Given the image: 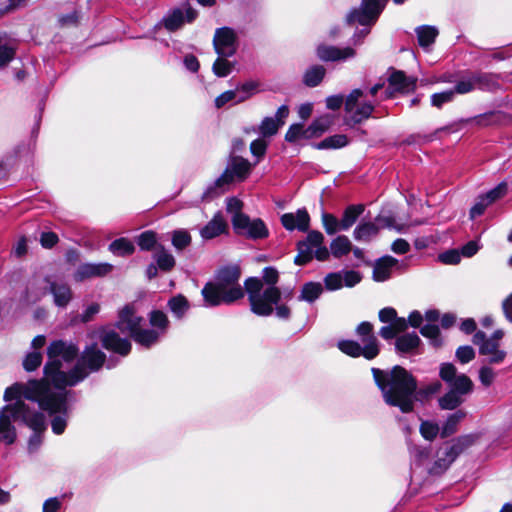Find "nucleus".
Returning a JSON list of instances; mask_svg holds the SVG:
<instances>
[{"label": "nucleus", "mask_w": 512, "mask_h": 512, "mask_svg": "<svg viewBox=\"0 0 512 512\" xmlns=\"http://www.w3.org/2000/svg\"><path fill=\"white\" fill-rule=\"evenodd\" d=\"M78 347L63 340H56L50 343L47 349L48 362L44 366L46 380L51 381L55 388H66L75 386L84 380L88 371L99 370L105 362L106 355L93 344L87 347L78 362L70 370V364L78 355Z\"/></svg>", "instance_id": "1"}, {"label": "nucleus", "mask_w": 512, "mask_h": 512, "mask_svg": "<svg viewBox=\"0 0 512 512\" xmlns=\"http://www.w3.org/2000/svg\"><path fill=\"white\" fill-rule=\"evenodd\" d=\"M372 374L385 403L398 407L403 413L412 412L416 400H426L442 387L439 381H434L417 391L416 379L401 366H394L389 371L372 368Z\"/></svg>", "instance_id": "2"}, {"label": "nucleus", "mask_w": 512, "mask_h": 512, "mask_svg": "<svg viewBox=\"0 0 512 512\" xmlns=\"http://www.w3.org/2000/svg\"><path fill=\"white\" fill-rule=\"evenodd\" d=\"M52 382L46 380V376L42 380H31L26 384H14L6 388L4 392V400L12 401L17 398H24L37 402L39 407L47 411L49 414L55 415L51 421L52 431L60 435L67 426L68 405L67 399L71 392L65 388H51Z\"/></svg>", "instance_id": "3"}, {"label": "nucleus", "mask_w": 512, "mask_h": 512, "mask_svg": "<svg viewBox=\"0 0 512 512\" xmlns=\"http://www.w3.org/2000/svg\"><path fill=\"white\" fill-rule=\"evenodd\" d=\"M278 271L273 267H266L263 270L262 280L259 278H248L245 282V289L248 294L251 310L259 316H269L274 311L280 319H289L291 311L285 304H279L281 300L289 301L293 297V289L284 288L282 291L275 286L278 282Z\"/></svg>", "instance_id": "4"}, {"label": "nucleus", "mask_w": 512, "mask_h": 512, "mask_svg": "<svg viewBox=\"0 0 512 512\" xmlns=\"http://www.w3.org/2000/svg\"><path fill=\"white\" fill-rule=\"evenodd\" d=\"M7 404L0 409V441L11 445L17 438V433L12 421L21 420L34 433L28 441V452L35 453L42 444L41 432L45 430V417L41 412L31 410L22 398Z\"/></svg>", "instance_id": "5"}, {"label": "nucleus", "mask_w": 512, "mask_h": 512, "mask_svg": "<svg viewBox=\"0 0 512 512\" xmlns=\"http://www.w3.org/2000/svg\"><path fill=\"white\" fill-rule=\"evenodd\" d=\"M241 271L238 265L222 267L217 272L214 282L207 283L202 295L207 306L231 304L243 298L244 291L239 284Z\"/></svg>", "instance_id": "6"}, {"label": "nucleus", "mask_w": 512, "mask_h": 512, "mask_svg": "<svg viewBox=\"0 0 512 512\" xmlns=\"http://www.w3.org/2000/svg\"><path fill=\"white\" fill-rule=\"evenodd\" d=\"M439 376L450 387V390L439 398V406L443 410H454L464 402V396L472 392L473 382L465 374H457V369L452 363H442Z\"/></svg>", "instance_id": "7"}, {"label": "nucleus", "mask_w": 512, "mask_h": 512, "mask_svg": "<svg viewBox=\"0 0 512 512\" xmlns=\"http://www.w3.org/2000/svg\"><path fill=\"white\" fill-rule=\"evenodd\" d=\"M356 334L360 338V343L353 340H341L337 347L344 354L351 357L363 356L367 360L376 358L380 352L379 341L373 333V325L364 321L356 328Z\"/></svg>", "instance_id": "8"}, {"label": "nucleus", "mask_w": 512, "mask_h": 512, "mask_svg": "<svg viewBox=\"0 0 512 512\" xmlns=\"http://www.w3.org/2000/svg\"><path fill=\"white\" fill-rule=\"evenodd\" d=\"M251 164L242 157H232L225 171L210 185L202 195V200H210L225 191V186L235 179L244 180L250 173Z\"/></svg>", "instance_id": "9"}, {"label": "nucleus", "mask_w": 512, "mask_h": 512, "mask_svg": "<svg viewBox=\"0 0 512 512\" xmlns=\"http://www.w3.org/2000/svg\"><path fill=\"white\" fill-rule=\"evenodd\" d=\"M324 236L319 231H310L304 241L298 243V254L295 257L297 265H305L314 257L324 261L329 257L328 249L323 245Z\"/></svg>", "instance_id": "10"}, {"label": "nucleus", "mask_w": 512, "mask_h": 512, "mask_svg": "<svg viewBox=\"0 0 512 512\" xmlns=\"http://www.w3.org/2000/svg\"><path fill=\"white\" fill-rule=\"evenodd\" d=\"M407 0H393L397 5L405 3ZM388 0H362L359 8L353 9L347 15L349 24L359 23L360 25H371L376 22L384 10Z\"/></svg>", "instance_id": "11"}, {"label": "nucleus", "mask_w": 512, "mask_h": 512, "mask_svg": "<svg viewBox=\"0 0 512 512\" xmlns=\"http://www.w3.org/2000/svg\"><path fill=\"white\" fill-rule=\"evenodd\" d=\"M374 110V104L364 99V93L361 89H354L345 98V112L348 115V121L353 124H359L368 119Z\"/></svg>", "instance_id": "12"}, {"label": "nucleus", "mask_w": 512, "mask_h": 512, "mask_svg": "<svg viewBox=\"0 0 512 512\" xmlns=\"http://www.w3.org/2000/svg\"><path fill=\"white\" fill-rule=\"evenodd\" d=\"M232 225L238 235L257 240L268 237L269 231L261 219H250L247 215L233 216Z\"/></svg>", "instance_id": "13"}, {"label": "nucleus", "mask_w": 512, "mask_h": 512, "mask_svg": "<svg viewBox=\"0 0 512 512\" xmlns=\"http://www.w3.org/2000/svg\"><path fill=\"white\" fill-rule=\"evenodd\" d=\"M473 343L479 346V353L487 356L489 364H500L506 357V352L499 349V343L493 339H488L486 334L478 331L473 336Z\"/></svg>", "instance_id": "14"}, {"label": "nucleus", "mask_w": 512, "mask_h": 512, "mask_svg": "<svg viewBox=\"0 0 512 512\" xmlns=\"http://www.w3.org/2000/svg\"><path fill=\"white\" fill-rule=\"evenodd\" d=\"M213 46L220 57H231L237 50V35L232 28L222 27L215 31Z\"/></svg>", "instance_id": "15"}, {"label": "nucleus", "mask_w": 512, "mask_h": 512, "mask_svg": "<svg viewBox=\"0 0 512 512\" xmlns=\"http://www.w3.org/2000/svg\"><path fill=\"white\" fill-rule=\"evenodd\" d=\"M361 274L354 270L332 272L325 276V288L329 291L339 290L343 287H354L361 281Z\"/></svg>", "instance_id": "16"}, {"label": "nucleus", "mask_w": 512, "mask_h": 512, "mask_svg": "<svg viewBox=\"0 0 512 512\" xmlns=\"http://www.w3.org/2000/svg\"><path fill=\"white\" fill-rule=\"evenodd\" d=\"M198 13L190 6L184 9L175 8L169 11L162 19L163 26L170 32L180 29L185 23L193 22Z\"/></svg>", "instance_id": "17"}, {"label": "nucleus", "mask_w": 512, "mask_h": 512, "mask_svg": "<svg viewBox=\"0 0 512 512\" xmlns=\"http://www.w3.org/2000/svg\"><path fill=\"white\" fill-rule=\"evenodd\" d=\"M416 79L408 78L402 71L392 70L388 77V87L383 92V99L394 97L396 92H410L415 89Z\"/></svg>", "instance_id": "18"}, {"label": "nucleus", "mask_w": 512, "mask_h": 512, "mask_svg": "<svg viewBox=\"0 0 512 512\" xmlns=\"http://www.w3.org/2000/svg\"><path fill=\"white\" fill-rule=\"evenodd\" d=\"M102 345L107 350L116 352L122 356L129 354L131 343L126 338H121L114 328H103L99 335Z\"/></svg>", "instance_id": "19"}, {"label": "nucleus", "mask_w": 512, "mask_h": 512, "mask_svg": "<svg viewBox=\"0 0 512 512\" xmlns=\"http://www.w3.org/2000/svg\"><path fill=\"white\" fill-rule=\"evenodd\" d=\"M388 218L378 217L376 222L361 221L353 232V237L357 241L369 242L378 234L381 227H390Z\"/></svg>", "instance_id": "20"}, {"label": "nucleus", "mask_w": 512, "mask_h": 512, "mask_svg": "<svg viewBox=\"0 0 512 512\" xmlns=\"http://www.w3.org/2000/svg\"><path fill=\"white\" fill-rule=\"evenodd\" d=\"M143 318L138 316L131 305H126L120 310L116 327L124 334L131 337L141 327Z\"/></svg>", "instance_id": "21"}, {"label": "nucleus", "mask_w": 512, "mask_h": 512, "mask_svg": "<svg viewBox=\"0 0 512 512\" xmlns=\"http://www.w3.org/2000/svg\"><path fill=\"white\" fill-rule=\"evenodd\" d=\"M48 291L53 295L54 304L58 307H66L72 300V290L70 286L57 279L46 278Z\"/></svg>", "instance_id": "22"}, {"label": "nucleus", "mask_w": 512, "mask_h": 512, "mask_svg": "<svg viewBox=\"0 0 512 512\" xmlns=\"http://www.w3.org/2000/svg\"><path fill=\"white\" fill-rule=\"evenodd\" d=\"M112 270L113 265L110 263H84L77 268L74 279L81 282L86 279L103 277L111 273Z\"/></svg>", "instance_id": "23"}, {"label": "nucleus", "mask_w": 512, "mask_h": 512, "mask_svg": "<svg viewBox=\"0 0 512 512\" xmlns=\"http://www.w3.org/2000/svg\"><path fill=\"white\" fill-rule=\"evenodd\" d=\"M289 115V108L282 105L278 108L275 117H265L259 125L258 131L263 137L275 135L279 128L284 125L285 119Z\"/></svg>", "instance_id": "24"}, {"label": "nucleus", "mask_w": 512, "mask_h": 512, "mask_svg": "<svg viewBox=\"0 0 512 512\" xmlns=\"http://www.w3.org/2000/svg\"><path fill=\"white\" fill-rule=\"evenodd\" d=\"M282 225L290 231L298 229L307 231L310 225V216L306 209H298L296 213H285L281 216Z\"/></svg>", "instance_id": "25"}, {"label": "nucleus", "mask_w": 512, "mask_h": 512, "mask_svg": "<svg viewBox=\"0 0 512 512\" xmlns=\"http://www.w3.org/2000/svg\"><path fill=\"white\" fill-rule=\"evenodd\" d=\"M317 55L323 61H344L355 56V50L346 47L321 45L317 48Z\"/></svg>", "instance_id": "26"}, {"label": "nucleus", "mask_w": 512, "mask_h": 512, "mask_svg": "<svg viewBox=\"0 0 512 512\" xmlns=\"http://www.w3.org/2000/svg\"><path fill=\"white\" fill-rule=\"evenodd\" d=\"M227 223L219 212L201 229L200 234L204 239H212L224 233Z\"/></svg>", "instance_id": "27"}, {"label": "nucleus", "mask_w": 512, "mask_h": 512, "mask_svg": "<svg viewBox=\"0 0 512 512\" xmlns=\"http://www.w3.org/2000/svg\"><path fill=\"white\" fill-rule=\"evenodd\" d=\"M397 264V260L391 256H385L376 261L373 268V279L377 282H383L390 278L392 268Z\"/></svg>", "instance_id": "28"}, {"label": "nucleus", "mask_w": 512, "mask_h": 512, "mask_svg": "<svg viewBox=\"0 0 512 512\" xmlns=\"http://www.w3.org/2000/svg\"><path fill=\"white\" fill-rule=\"evenodd\" d=\"M161 336V332H158L154 329H143L142 327H140L132 336V338L135 340L136 343L140 344L141 346L149 348L152 345L156 344Z\"/></svg>", "instance_id": "29"}, {"label": "nucleus", "mask_w": 512, "mask_h": 512, "mask_svg": "<svg viewBox=\"0 0 512 512\" xmlns=\"http://www.w3.org/2000/svg\"><path fill=\"white\" fill-rule=\"evenodd\" d=\"M364 205H349L343 212L341 218V230H349L357 221L358 217L364 212Z\"/></svg>", "instance_id": "30"}, {"label": "nucleus", "mask_w": 512, "mask_h": 512, "mask_svg": "<svg viewBox=\"0 0 512 512\" xmlns=\"http://www.w3.org/2000/svg\"><path fill=\"white\" fill-rule=\"evenodd\" d=\"M420 342L421 340L415 332L407 333L396 339L395 347L399 352L409 353L414 351L419 346Z\"/></svg>", "instance_id": "31"}, {"label": "nucleus", "mask_w": 512, "mask_h": 512, "mask_svg": "<svg viewBox=\"0 0 512 512\" xmlns=\"http://www.w3.org/2000/svg\"><path fill=\"white\" fill-rule=\"evenodd\" d=\"M323 286L319 282H308L305 283L301 289V293L298 297L300 301L312 303L317 300L323 293Z\"/></svg>", "instance_id": "32"}, {"label": "nucleus", "mask_w": 512, "mask_h": 512, "mask_svg": "<svg viewBox=\"0 0 512 512\" xmlns=\"http://www.w3.org/2000/svg\"><path fill=\"white\" fill-rule=\"evenodd\" d=\"M108 249L114 255L124 257L133 254L135 246L132 241L122 237L111 242Z\"/></svg>", "instance_id": "33"}, {"label": "nucleus", "mask_w": 512, "mask_h": 512, "mask_svg": "<svg viewBox=\"0 0 512 512\" xmlns=\"http://www.w3.org/2000/svg\"><path fill=\"white\" fill-rule=\"evenodd\" d=\"M330 249L335 258H340L352 250V243L347 236L340 235L333 239Z\"/></svg>", "instance_id": "34"}, {"label": "nucleus", "mask_w": 512, "mask_h": 512, "mask_svg": "<svg viewBox=\"0 0 512 512\" xmlns=\"http://www.w3.org/2000/svg\"><path fill=\"white\" fill-rule=\"evenodd\" d=\"M466 413L462 410H458L455 413L449 415L446 422L441 428V437L446 438L457 431L458 424L465 418Z\"/></svg>", "instance_id": "35"}, {"label": "nucleus", "mask_w": 512, "mask_h": 512, "mask_svg": "<svg viewBox=\"0 0 512 512\" xmlns=\"http://www.w3.org/2000/svg\"><path fill=\"white\" fill-rule=\"evenodd\" d=\"M348 144L347 136L344 134H336L325 138L319 143L314 144V147L319 150L323 149H338L345 147Z\"/></svg>", "instance_id": "36"}, {"label": "nucleus", "mask_w": 512, "mask_h": 512, "mask_svg": "<svg viewBox=\"0 0 512 512\" xmlns=\"http://www.w3.org/2000/svg\"><path fill=\"white\" fill-rule=\"evenodd\" d=\"M325 68L321 65H315L307 69L304 74V83L308 87H315L321 83L325 76Z\"/></svg>", "instance_id": "37"}, {"label": "nucleus", "mask_w": 512, "mask_h": 512, "mask_svg": "<svg viewBox=\"0 0 512 512\" xmlns=\"http://www.w3.org/2000/svg\"><path fill=\"white\" fill-rule=\"evenodd\" d=\"M416 34L420 46L428 47L435 41L438 35V30L433 26L425 25L416 28Z\"/></svg>", "instance_id": "38"}, {"label": "nucleus", "mask_w": 512, "mask_h": 512, "mask_svg": "<svg viewBox=\"0 0 512 512\" xmlns=\"http://www.w3.org/2000/svg\"><path fill=\"white\" fill-rule=\"evenodd\" d=\"M332 123L330 117L325 116L315 120L310 126L307 127L306 134L308 137H318L328 130Z\"/></svg>", "instance_id": "39"}, {"label": "nucleus", "mask_w": 512, "mask_h": 512, "mask_svg": "<svg viewBox=\"0 0 512 512\" xmlns=\"http://www.w3.org/2000/svg\"><path fill=\"white\" fill-rule=\"evenodd\" d=\"M149 322L154 327V330L161 332L162 336L165 334L169 325V320L166 314L159 310H155L150 313Z\"/></svg>", "instance_id": "40"}, {"label": "nucleus", "mask_w": 512, "mask_h": 512, "mask_svg": "<svg viewBox=\"0 0 512 512\" xmlns=\"http://www.w3.org/2000/svg\"><path fill=\"white\" fill-rule=\"evenodd\" d=\"M474 83H475V89H481V90H494L498 83L494 79V77L490 74L486 73H475L472 74Z\"/></svg>", "instance_id": "41"}, {"label": "nucleus", "mask_w": 512, "mask_h": 512, "mask_svg": "<svg viewBox=\"0 0 512 512\" xmlns=\"http://www.w3.org/2000/svg\"><path fill=\"white\" fill-rule=\"evenodd\" d=\"M168 306L177 318H182L189 308L187 299L182 295L171 298Z\"/></svg>", "instance_id": "42"}, {"label": "nucleus", "mask_w": 512, "mask_h": 512, "mask_svg": "<svg viewBox=\"0 0 512 512\" xmlns=\"http://www.w3.org/2000/svg\"><path fill=\"white\" fill-rule=\"evenodd\" d=\"M154 258L157 262V266L164 271L171 270L175 265V259L173 255L168 253L163 248L155 252Z\"/></svg>", "instance_id": "43"}, {"label": "nucleus", "mask_w": 512, "mask_h": 512, "mask_svg": "<svg viewBox=\"0 0 512 512\" xmlns=\"http://www.w3.org/2000/svg\"><path fill=\"white\" fill-rule=\"evenodd\" d=\"M322 224L328 235H334L341 230V221L338 220L334 215L329 213L322 214Z\"/></svg>", "instance_id": "44"}, {"label": "nucleus", "mask_w": 512, "mask_h": 512, "mask_svg": "<svg viewBox=\"0 0 512 512\" xmlns=\"http://www.w3.org/2000/svg\"><path fill=\"white\" fill-rule=\"evenodd\" d=\"M419 430L422 437L428 441L434 440L441 432L438 424L432 421H422Z\"/></svg>", "instance_id": "45"}, {"label": "nucleus", "mask_w": 512, "mask_h": 512, "mask_svg": "<svg viewBox=\"0 0 512 512\" xmlns=\"http://www.w3.org/2000/svg\"><path fill=\"white\" fill-rule=\"evenodd\" d=\"M226 57H218L213 63V72L218 77H226L232 71L233 64L225 59Z\"/></svg>", "instance_id": "46"}, {"label": "nucleus", "mask_w": 512, "mask_h": 512, "mask_svg": "<svg viewBox=\"0 0 512 512\" xmlns=\"http://www.w3.org/2000/svg\"><path fill=\"white\" fill-rule=\"evenodd\" d=\"M16 48L10 43H0V68L6 67L15 57Z\"/></svg>", "instance_id": "47"}, {"label": "nucleus", "mask_w": 512, "mask_h": 512, "mask_svg": "<svg viewBox=\"0 0 512 512\" xmlns=\"http://www.w3.org/2000/svg\"><path fill=\"white\" fill-rule=\"evenodd\" d=\"M191 243V236L190 234L185 230H176L173 233L172 237V244L173 246L178 249L182 250L186 248Z\"/></svg>", "instance_id": "48"}, {"label": "nucleus", "mask_w": 512, "mask_h": 512, "mask_svg": "<svg viewBox=\"0 0 512 512\" xmlns=\"http://www.w3.org/2000/svg\"><path fill=\"white\" fill-rule=\"evenodd\" d=\"M454 97V90H447L440 93H435L431 96V104L436 108H441L444 104L453 101Z\"/></svg>", "instance_id": "49"}, {"label": "nucleus", "mask_w": 512, "mask_h": 512, "mask_svg": "<svg viewBox=\"0 0 512 512\" xmlns=\"http://www.w3.org/2000/svg\"><path fill=\"white\" fill-rule=\"evenodd\" d=\"M307 128L301 124H293L290 126L285 135V140L288 142H295L299 138H309L306 134Z\"/></svg>", "instance_id": "50"}, {"label": "nucleus", "mask_w": 512, "mask_h": 512, "mask_svg": "<svg viewBox=\"0 0 512 512\" xmlns=\"http://www.w3.org/2000/svg\"><path fill=\"white\" fill-rule=\"evenodd\" d=\"M508 190L507 184L505 182H501L495 188L491 189L487 193L483 194V196L487 199V201L492 204L496 200L502 198L506 195Z\"/></svg>", "instance_id": "51"}, {"label": "nucleus", "mask_w": 512, "mask_h": 512, "mask_svg": "<svg viewBox=\"0 0 512 512\" xmlns=\"http://www.w3.org/2000/svg\"><path fill=\"white\" fill-rule=\"evenodd\" d=\"M420 332L424 337L430 338L434 346L441 344V340L439 339L440 331L436 324H426L421 328Z\"/></svg>", "instance_id": "52"}, {"label": "nucleus", "mask_w": 512, "mask_h": 512, "mask_svg": "<svg viewBox=\"0 0 512 512\" xmlns=\"http://www.w3.org/2000/svg\"><path fill=\"white\" fill-rule=\"evenodd\" d=\"M455 356L460 363L466 364L475 358V351L471 346H460L457 348Z\"/></svg>", "instance_id": "53"}, {"label": "nucleus", "mask_w": 512, "mask_h": 512, "mask_svg": "<svg viewBox=\"0 0 512 512\" xmlns=\"http://www.w3.org/2000/svg\"><path fill=\"white\" fill-rule=\"evenodd\" d=\"M156 244V234L152 231L143 232L138 237V245L142 250H151Z\"/></svg>", "instance_id": "54"}, {"label": "nucleus", "mask_w": 512, "mask_h": 512, "mask_svg": "<svg viewBox=\"0 0 512 512\" xmlns=\"http://www.w3.org/2000/svg\"><path fill=\"white\" fill-rule=\"evenodd\" d=\"M42 362V355L40 352H31L24 359L23 366L26 371L36 370Z\"/></svg>", "instance_id": "55"}, {"label": "nucleus", "mask_w": 512, "mask_h": 512, "mask_svg": "<svg viewBox=\"0 0 512 512\" xmlns=\"http://www.w3.org/2000/svg\"><path fill=\"white\" fill-rule=\"evenodd\" d=\"M238 94L239 93L236 92V90H228V91L223 92L215 99V106L217 108H221L230 102L239 103L237 100Z\"/></svg>", "instance_id": "56"}, {"label": "nucleus", "mask_w": 512, "mask_h": 512, "mask_svg": "<svg viewBox=\"0 0 512 512\" xmlns=\"http://www.w3.org/2000/svg\"><path fill=\"white\" fill-rule=\"evenodd\" d=\"M475 89V83L473 76L471 75L468 78L461 79L458 81L454 87L455 95L456 94H466Z\"/></svg>", "instance_id": "57"}, {"label": "nucleus", "mask_w": 512, "mask_h": 512, "mask_svg": "<svg viewBox=\"0 0 512 512\" xmlns=\"http://www.w3.org/2000/svg\"><path fill=\"white\" fill-rule=\"evenodd\" d=\"M460 453H462L461 447L455 441L452 445L447 446L443 452L445 458H447V460H443V466L449 467Z\"/></svg>", "instance_id": "58"}, {"label": "nucleus", "mask_w": 512, "mask_h": 512, "mask_svg": "<svg viewBox=\"0 0 512 512\" xmlns=\"http://www.w3.org/2000/svg\"><path fill=\"white\" fill-rule=\"evenodd\" d=\"M489 205L491 204L487 201V199L483 195H480L470 210V218L475 219L476 217L482 215Z\"/></svg>", "instance_id": "59"}, {"label": "nucleus", "mask_w": 512, "mask_h": 512, "mask_svg": "<svg viewBox=\"0 0 512 512\" xmlns=\"http://www.w3.org/2000/svg\"><path fill=\"white\" fill-rule=\"evenodd\" d=\"M495 377H496V373L494 372V370L491 367H489L487 365H484L479 370V380H480L481 384L486 387H489L494 382Z\"/></svg>", "instance_id": "60"}, {"label": "nucleus", "mask_w": 512, "mask_h": 512, "mask_svg": "<svg viewBox=\"0 0 512 512\" xmlns=\"http://www.w3.org/2000/svg\"><path fill=\"white\" fill-rule=\"evenodd\" d=\"M256 83L254 82H247V83H244L243 85H241L240 87H238L236 90V92H238V102H243L245 100H247L253 93L254 91L256 90Z\"/></svg>", "instance_id": "61"}, {"label": "nucleus", "mask_w": 512, "mask_h": 512, "mask_svg": "<svg viewBox=\"0 0 512 512\" xmlns=\"http://www.w3.org/2000/svg\"><path fill=\"white\" fill-rule=\"evenodd\" d=\"M267 149V142L263 139H256L250 145L251 153L257 158L264 156Z\"/></svg>", "instance_id": "62"}, {"label": "nucleus", "mask_w": 512, "mask_h": 512, "mask_svg": "<svg viewBox=\"0 0 512 512\" xmlns=\"http://www.w3.org/2000/svg\"><path fill=\"white\" fill-rule=\"evenodd\" d=\"M242 205L243 204L239 199L235 197L228 198L226 201L227 212L231 213L232 217L237 215H245L241 212Z\"/></svg>", "instance_id": "63"}, {"label": "nucleus", "mask_w": 512, "mask_h": 512, "mask_svg": "<svg viewBox=\"0 0 512 512\" xmlns=\"http://www.w3.org/2000/svg\"><path fill=\"white\" fill-rule=\"evenodd\" d=\"M440 260L445 264L455 265L461 261V253L451 250L440 255Z\"/></svg>", "instance_id": "64"}]
</instances>
